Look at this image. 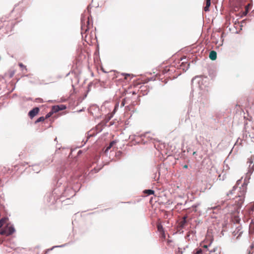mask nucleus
I'll return each mask as SVG.
<instances>
[{
	"mask_svg": "<svg viewBox=\"0 0 254 254\" xmlns=\"http://www.w3.org/2000/svg\"><path fill=\"white\" fill-rule=\"evenodd\" d=\"M7 220V218L6 217L2 218L0 220V226L1 227L4 226V224L6 222Z\"/></svg>",
	"mask_w": 254,
	"mask_h": 254,
	"instance_id": "12",
	"label": "nucleus"
},
{
	"mask_svg": "<svg viewBox=\"0 0 254 254\" xmlns=\"http://www.w3.org/2000/svg\"><path fill=\"white\" fill-rule=\"evenodd\" d=\"M136 94V93H135V92L133 91V92H132V94H133V95H135Z\"/></svg>",
	"mask_w": 254,
	"mask_h": 254,
	"instance_id": "29",
	"label": "nucleus"
},
{
	"mask_svg": "<svg viewBox=\"0 0 254 254\" xmlns=\"http://www.w3.org/2000/svg\"><path fill=\"white\" fill-rule=\"evenodd\" d=\"M157 229H158V231L160 233H161V232H164V230H163V226H162L161 224H158V225H157Z\"/></svg>",
	"mask_w": 254,
	"mask_h": 254,
	"instance_id": "16",
	"label": "nucleus"
},
{
	"mask_svg": "<svg viewBox=\"0 0 254 254\" xmlns=\"http://www.w3.org/2000/svg\"><path fill=\"white\" fill-rule=\"evenodd\" d=\"M189 66V64H187V68H188Z\"/></svg>",
	"mask_w": 254,
	"mask_h": 254,
	"instance_id": "31",
	"label": "nucleus"
},
{
	"mask_svg": "<svg viewBox=\"0 0 254 254\" xmlns=\"http://www.w3.org/2000/svg\"><path fill=\"white\" fill-rule=\"evenodd\" d=\"M176 254H183V252L180 248L178 249V250L176 252Z\"/></svg>",
	"mask_w": 254,
	"mask_h": 254,
	"instance_id": "22",
	"label": "nucleus"
},
{
	"mask_svg": "<svg viewBox=\"0 0 254 254\" xmlns=\"http://www.w3.org/2000/svg\"><path fill=\"white\" fill-rule=\"evenodd\" d=\"M66 109V106L64 105L53 106L52 108L53 112L56 113L59 111L64 110Z\"/></svg>",
	"mask_w": 254,
	"mask_h": 254,
	"instance_id": "4",
	"label": "nucleus"
},
{
	"mask_svg": "<svg viewBox=\"0 0 254 254\" xmlns=\"http://www.w3.org/2000/svg\"><path fill=\"white\" fill-rule=\"evenodd\" d=\"M19 66H20V68H21V70L22 71V72L23 74H25L27 72V69L25 66H24L22 64L20 63L19 64Z\"/></svg>",
	"mask_w": 254,
	"mask_h": 254,
	"instance_id": "10",
	"label": "nucleus"
},
{
	"mask_svg": "<svg viewBox=\"0 0 254 254\" xmlns=\"http://www.w3.org/2000/svg\"><path fill=\"white\" fill-rule=\"evenodd\" d=\"M101 70H102L103 72L107 73V71H106L103 67L101 68Z\"/></svg>",
	"mask_w": 254,
	"mask_h": 254,
	"instance_id": "25",
	"label": "nucleus"
},
{
	"mask_svg": "<svg viewBox=\"0 0 254 254\" xmlns=\"http://www.w3.org/2000/svg\"><path fill=\"white\" fill-rule=\"evenodd\" d=\"M45 120H46V118L45 117H41L40 118H39L35 122V124H37L38 123H39V122H43L45 121Z\"/></svg>",
	"mask_w": 254,
	"mask_h": 254,
	"instance_id": "15",
	"label": "nucleus"
},
{
	"mask_svg": "<svg viewBox=\"0 0 254 254\" xmlns=\"http://www.w3.org/2000/svg\"><path fill=\"white\" fill-rule=\"evenodd\" d=\"M88 25H86L85 23H83V20H81V33L82 35L85 34L86 32L89 29Z\"/></svg>",
	"mask_w": 254,
	"mask_h": 254,
	"instance_id": "6",
	"label": "nucleus"
},
{
	"mask_svg": "<svg viewBox=\"0 0 254 254\" xmlns=\"http://www.w3.org/2000/svg\"><path fill=\"white\" fill-rule=\"evenodd\" d=\"M205 6L204 7V10L205 11H208L211 4V0H205Z\"/></svg>",
	"mask_w": 254,
	"mask_h": 254,
	"instance_id": "9",
	"label": "nucleus"
},
{
	"mask_svg": "<svg viewBox=\"0 0 254 254\" xmlns=\"http://www.w3.org/2000/svg\"><path fill=\"white\" fill-rule=\"evenodd\" d=\"M194 254H220V252L217 248L208 251V253H206L201 249H198Z\"/></svg>",
	"mask_w": 254,
	"mask_h": 254,
	"instance_id": "2",
	"label": "nucleus"
},
{
	"mask_svg": "<svg viewBox=\"0 0 254 254\" xmlns=\"http://www.w3.org/2000/svg\"><path fill=\"white\" fill-rule=\"evenodd\" d=\"M143 192L147 195L153 194L154 193V191L151 190H145Z\"/></svg>",
	"mask_w": 254,
	"mask_h": 254,
	"instance_id": "13",
	"label": "nucleus"
},
{
	"mask_svg": "<svg viewBox=\"0 0 254 254\" xmlns=\"http://www.w3.org/2000/svg\"><path fill=\"white\" fill-rule=\"evenodd\" d=\"M15 86V85H14V87L12 88V90H13V89H14Z\"/></svg>",
	"mask_w": 254,
	"mask_h": 254,
	"instance_id": "30",
	"label": "nucleus"
},
{
	"mask_svg": "<svg viewBox=\"0 0 254 254\" xmlns=\"http://www.w3.org/2000/svg\"><path fill=\"white\" fill-rule=\"evenodd\" d=\"M184 167V168L187 169V168H188V165H184V167Z\"/></svg>",
	"mask_w": 254,
	"mask_h": 254,
	"instance_id": "26",
	"label": "nucleus"
},
{
	"mask_svg": "<svg viewBox=\"0 0 254 254\" xmlns=\"http://www.w3.org/2000/svg\"><path fill=\"white\" fill-rule=\"evenodd\" d=\"M250 227H252V224H251Z\"/></svg>",
	"mask_w": 254,
	"mask_h": 254,
	"instance_id": "33",
	"label": "nucleus"
},
{
	"mask_svg": "<svg viewBox=\"0 0 254 254\" xmlns=\"http://www.w3.org/2000/svg\"><path fill=\"white\" fill-rule=\"evenodd\" d=\"M14 228L10 225L6 224L1 227L0 226V235L9 236L14 232Z\"/></svg>",
	"mask_w": 254,
	"mask_h": 254,
	"instance_id": "1",
	"label": "nucleus"
},
{
	"mask_svg": "<svg viewBox=\"0 0 254 254\" xmlns=\"http://www.w3.org/2000/svg\"><path fill=\"white\" fill-rule=\"evenodd\" d=\"M236 186H234V187H233V190H230V191L227 193V195L228 196H229V195L230 194H232L233 193V191H234V190H235V189H236Z\"/></svg>",
	"mask_w": 254,
	"mask_h": 254,
	"instance_id": "20",
	"label": "nucleus"
},
{
	"mask_svg": "<svg viewBox=\"0 0 254 254\" xmlns=\"http://www.w3.org/2000/svg\"><path fill=\"white\" fill-rule=\"evenodd\" d=\"M116 143L115 141H112L110 143V145L109 146H108L105 150V152H107L108 150H109L111 147L112 146H113V145L114 144H115Z\"/></svg>",
	"mask_w": 254,
	"mask_h": 254,
	"instance_id": "17",
	"label": "nucleus"
},
{
	"mask_svg": "<svg viewBox=\"0 0 254 254\" xmlns=\"http://www.w3.org/2000/svg\"><path fill=\"white\" fill-rule=\"evenodd\" d=\"M39 112V108L38 107H35L29 112L28 116L31 119H32L35 117Z\"/></svg>",
	"mask_w": 254,
	"mask_h": 254,
	"instance_id": "5",
	"label": "nucleus"
},
{
	"mask_svg": "<svg viewBox=\"0 0 254 254\" xmlns=\"http://www.w3.org/2000/svg\"><path fill=\"white\" fill-rule=\"evenodd\" d=\"M185 222H186V219H185V218L184 217V220L181 222V226H183V225L185 223Z\"/></svg>",
	"mask_w": 254,
	"mask_h": 254,
	"instance_id": "23",
	"label": "nucleus"
},
{
	"mask_svg": "<svg viewBox=\"0 0 254 254\" xmlns=\"http://www.w3.org/2000/svg\"><path fill=\"white\" fill-rule=\"evenodd\" d=\"M251 8H252V4L250 3H249L247 5H246V6L245 7V11H243V15L246 16L247 14V13H248V12L249 11V10L251 9Z\"/></svg>",
	"mask_w": 254,
	"mask_h": 254,
	"instance_id": "8",
	"label": "nucleus"
},
{
	"mask_svg": "<svg viewBox=\"0 0 254 254\" xmlns=\"http://www.w3.org/2000/svg\"><path fill=\"white\" fill-rule=\"evenodd\" d=\"M172 242V241L168 240L167 241V243L168 245H171V243Z\"/></svg>",
	"mask_w": 254,
	"mask_h": 254,
	"instance_id": "24",
	"label": "nucleus"
},
{
	"mask_svg": "<svg viewBox=\"0 0 254 254\" xmlns=\"http://www.w3.org/2000/svg\"><path fill=\"white\" fill-rule=\"evenodd\" d=\"M53 113H54V112H53V111L52 110L50 112H49L48 114H47L46 115V116L45 117L46 119L50 118L53 115Z\"/></svg>",
	"mask_w": 254,
	"mask_h": 254,
	"instance_id": "19",
	"label": "nucleus"
},
{
	"mask_svg": "<svg viewBox=\"0 0 254 254\" xmlns=\"http://www.w3.org/2000/svg\"><path fill=\"white\" fill-rule=\"evenodd\" d=\"M160 237L163 240H164L166 238V236L164 232L160 233Z\"/></svg>",
	"mask_w": 254,
	"mask_h": 254,
	"instance_id": "18",
	"label": "nucleus"
},
{
	"mask_svg": "<svg viewBox=\"0 0 254 254\" xmlns=\"http://www.w3.org/2000/svg\"><path fill=\"white\" fill-rule=\"evenodd\" d=\"M127 76H129V74H126V75H125V78L127 79Z\"/></svg>",
	"mask_w": 254,
	"mask_h": 254,
	"instance_id": "27",
	"label": "nucleus"
},
{
	"mask_svg": "<svg viewBox=\"0 0 254 254\" xmlns=\"http://www.w3.org/2000/svg\"><path fill=\"white\" fill-rule=\"evenodd\" d=\"M38 100H39L40 102H43V99H38Z\"/></svg>",
	"mask_w": 254,
	"mask_h": 254,
	"instance_id": "28",
	"label": "nucleus"
},
{
	"mask_svg": "<svg viewBox=\"0 0 254 254\" xmlns=\"http://www.w3.org/2000/svg\"><path fill=\"white\" fill-rule=\"evenodd\" d=\"M248 163L250 164V166L253 164V165L252 166V169L254 170V155H252L250 158L248 159Z\"/></svg>",
	"mask_w": 254,
	"mask_h": 254,
	"instance_id": "11",
	"label": "nucleus"
},
{
	"mask_svg": "<svg viewBox=\"0 0 254 254\" xmlns=\"http://www.w3.org/2000/svg\"><path fill=\"white\" fill-rule=\"evenodd\" d=\"M15 72V69L14 67H11L5 73L4 76L6 78H11L14 76Z\"/></svg>",
	"mask_w": 254,
	"mask_h": 254,
	"instance_id": "3",
	"label": "nucleus"
},
{
	"mask_svg": "<svg viewBox=\"0 0 254 254\" xmlns=\"http://www.w3.org/2000/svg\"><path fill=\"white\" fill-rule=\"evenodd\" d=\"M122 104H123V106H124V104L123 102H122Z\"/></svg>",
	"mask_w": 254,
	"mask_h": 254,
	"instance_id": "32",
	"label": "nucleus"
},
{
	"mask_svg": "<svg viewBox=\"0 0 254 254\" xmlns=\"http://www.w3.org/2000/svg\"><path fill=\"white\" fill-rule=\"evenodd\" d=\"M209 57L211 60H215L217 58L216 52L214 51H211L209 53Z\"/></svg>",
	"mask_w": 254,
	"mask_h": 254,
	"instance_id": "7",
	"label": "nucleus"
},
{
	"mask_svg": "<svg viewBox=\"0 0 254 254\" xmlns=\"http://www.w3.org/2000/svg\"><path fill=\"white\" fill-rule=\"evenodd\" d=\"M208 247V246H207V245H204V246H203V247H202V248H203V249H201V250H204V251L205 252H206V253H208V251H207V250H206V249H207Z\"/></svg>",
	"mask_w": 254,
	"mask_h": 254,
	"instance_id": "21",
	"label": "nucleus"
},
{
	"mask_svg": "<svg viewBox=\"0 0 254 254\" xmlns=\"http://www.w3.org/2000/svg\"><path fill=\"white\" fill-rule=\"evenodd\" d=\"M83 23H85L86 25H88L89 28L92 26V23L90 22L89 17H88L85 22H83Z\"/></svg>",
	"mask_w": 254,
	"mask_h": 254,
	"instance_id": "14",
	"label": "nucleus"
}]
</instances>
